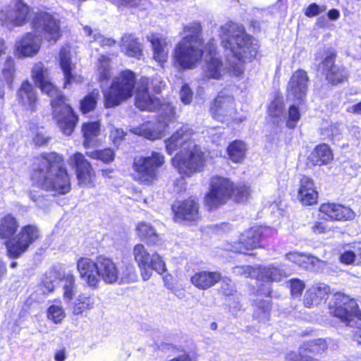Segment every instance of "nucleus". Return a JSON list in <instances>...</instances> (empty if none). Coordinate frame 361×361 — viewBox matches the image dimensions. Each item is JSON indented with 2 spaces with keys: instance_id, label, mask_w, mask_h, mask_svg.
<instances>
[{
  "instance_id": "f257e3e1",
  "label": "nucleus",
  "mask_w": 361,
  "mask_h": 361,
  "mask_svg": "<svg viewBox=\"0 0 361 361\" xmlns=\"http://www.w3.org/2000/svg\"><path fill=\"white\" fill-rule=\"evenodd\" d=\"M192 130L183 127L166 140L168 154H172L180 149L179 152L172 159L173 166L182 176L174 183L178 187V192L185 188L183 177H191L195 173L202 171L205 165L204 152L192 138Z\"/></svg>"
},
{
  "instance_id": "f03ea898",
  "label": "nucleus",
  "mask_w": 361,
  "mask_h": 361,
  "mask_svg": "<svg viewBox=\"0 0 361 361\" xmlns=\"http://www.w3.org/2000/svg\"><path fill=\"white\" fill-rule=\"evenodd\" d=\"M149 84V78H141L135 96V105L142 111H153L158 110L159 113V121L156 123L152 122L143 123L140 126L133 128L132 132L149 140H157L163 136V133L168 126V123L175 118L176 112L171 103L164 102L161 104L157 97L149 94L148 92ZM151 85L155 93H159L163 87L162 82L157 78L152 80Z\"/></svg>"
},
{
  "instance_id": "7ed1b4c3",
  "label": "nucleus",
  "mask_w": 361,
  "mask_h": 361,
  "mask_svg": "<svg viewBox=\"0 0 361 361\" xmlns=\"http://www.w3.org/2000/svg\"><path fill=\"white\" fill-rule=\"evenodd\" d=\"M77 269L80 279L91 289L98 288L102 281L106 284L130 283L136 280L135 268L130 263L118 265L111 257L99 255L94 260L89 257H80Z\"/></svg>"
},
{
  "instance_id": "20e7f679",
  "label": "nucleus",
  "mask_w": 361,
  "mask_h": 361,
  "mask_svg": "<svg viewBox=\"0 0 361 361\" xmlns=\"http://www.w3.org/2000/svg\"><path fill=\"white\" fill-rule=\"evenodd\" d=\"M32 78L35 85L51 98L52 116L59 128L64 135H71L76 126L78 118L66 103V98L51 82L48 69L42 62L33 66Z\"/></svg>"
},
{
  "instance_id": "39448f33",
  "label": "nucleus",
  "mask_w": 361,
  "mask_h": 361,
  "mask_svg": "<svg viewBox=\"0 0 361 361\" xmlns=\"http://www.w3.org/2000/svg\"><path fill=\"white\" fill-rule=\"evenodd\" d=\"M31 178L47 191L66 194L71 190L70 178L63 167V159L55 152L34 158Z\"/></svg>"
},
{
  "instance_id": "423d86ee",
  "label": "nucleus",
  "mask_w": 361,
  "mask_h": 361,
  "mask_svg": "<svg viewBox=\"0 0 361 361\" xmlns=\"http://www.w3.org/2000/svg\"><path fill=\"white\" fill-rule=\"evenodd\" d=\"M221 45L240 62L255 59L259 49L258 41L247 34L243 25L228 23L220 28Z\"/></svg>"
},
{
  "instance_id": "0eeeda50",
  "label": "nucleus",
  "mask_w": 361,
  "mask_h": 361,
  "mask_svg": "<svg viewBox=\"0 0 361 361\" xmlns=\"http://www.w3.org/2000/svg\"><path fill=\"white\" fill-rule=\"evenodd\" d=\"M135 74L126 70L121 72L112 80L111 86L104 92V105L112 108L127 101L133 95L135 87Z\"/></svg>"
},
{
  "instance_id": "6e6552de",
  "label": "nucleus",
  "mask_w": 361,
  "mask_h": 361,
  "mask_svg": "<svg viewBox=\"0 0 361 361\" xmlns=\"http://www.w3.org/2000/svg\"><path fill=\"white\" fill-rule=\"evenodd\" d=\"M202 56V45L197 38L183 37L174 48L173 65L180 70L194 69L200 63Z\"/></svg>"
},
{
  "instance_id": "1a4fd4ad",
  "label": "nucleus",
  "mask_w": 361,
  "mask_h": 361,
  "mask_svg": "<svg viewBox=\"0 0 361 361\" xmlns=\"http://www.w3.org/2000/svg\"><path fill=\"white\" fill-rule=\"evenodd\" d=\"M331 314L346 326L361 328V312L354 299L341 293L334 294L329 302Z\"/></svg>"
},
{
  "instance_id": "9d476101",
  "label": "nucleus",
  "mask_w": 361,
  "mask_h": 361,
  "mask_svg": "<svg viewBox=\"0 0 361 361\" xmlns=\"http://www.w3.org/2000/svg\"><path fill=\"white\" fill-rule=\"evenodd\" d=\"M209 111L213 118L227 125L240 123L245 119L238 113L233 97L224 92H220L214 99Z\"/></svg>"
},
{
  "instance_id": "9b49d317",
  "label": "nucleus",
  "mask_w": 361,
  "mask_h": 361,
  "mask_svg": "<svg viewBox=\"0 0 361 361\" xmlns=\"http://www.w3.org/2000/svg\"><path fill=\"white\" fill-rule=\"evenodd\" d=\"M30 6L22 0H13L0 9V25L8 30L25 25L29 21Z\"/></svg>"
},
{
  "instance_id": "f8f14e48",
  "label": "nucleus",
  "mask_w": 361,
  "mask_h": 361,
  "mask_svg": "<svg viewBox=\"0 0 361 361\" xmlns=\"http://www.w3.org/2000/svg\"><path fill=\"white\" fill-rule=\"evenodd\" d=\"M133 255L144 281L149 279L152 270L159 274L166 271V264L162 257L157 252L151 255L143 244L138 243L134 246Z\"/></svg>"
},
{
  "instance_id": "ddd939ff",
  "label": "nucleus",
  "mask_w": 361,
  "mask_h": 361,
  "mask_svg": "<svg viewBox=\"0 0 361 361\" xmlns=\"http://www.w3.org/2000/svg\"><path fill=\"white\" fill-rule=\"evenodd\" d=\"M164 164V157L159 152H154L149 157L135 158L133 164L135 178L141 183L152 184L157 179V169Z\"/></svg>"
},
{
  "instance_id": "4468645a",
  "label": "nucleus",
  "mask_w": 361,
  "mask_h": 361,
  "mask_svg": "<svg viewBox=\"0 0 361 361\" xmlns=\"http://www.w3.org/2000/svg\"><path fill=\"white\" fill-rule=\"evenodd\" d=\"M30 27L32 32L37 35L44 37L47 41L56 42L61 37L59 20L52 14L39 11L34 13Z\"/></svg>"
},
{
  "instance_id": "2eb2a0df",
  "label": "nucleus",
  "mask_w": 361,
  "mask_h": 361,
  "mask_svg": "<svg viewBox=\"0 0 361 361\" xmlns=\"http://www.w3.org/2000/svg\"><path fill=\"white\" fill-rule=\"evenodd\" d=\"M39 237V231L35 226L27 225L22 227L13 239L6 241L8 255L13 258L19 257Z\"/></svg>"
},
{
  "instance_id": "dca6fc26",
  "label": "nucleus",
  "mask_w": 361,
  "mask_h": 361,
  "mask_svg": "<svg viewBox=\"0 0 361 361\" xmlns=\"http://www.w3.org/2000/svg\"><path fill=\"white\" fill-rule=\"evenodd\" d=\"M233 183L221 176H214L211 179L210 189L205 197V204L210 208H216L225 204L231 197Z\"/></svg>"
},
{
  "instance_id": "f3484780",
  "label": "nucleus",
  "mask_w": 361,
  "mask_h": 361,
  "mask_svg": "<svg viewBox=\"0 0 361 361\" xmlns=\"http://www.w3.org/2000/svg\"><path fill=\"white\" fill-rule=\"evenodd\" d=\"M274 232L268 227L253 226L245 231L239 242H234L226 248L231 251L238 253H245V251L255 249L260 246V240L267 237Z\"/></svg>"
},
{
  "instance_id": "a211bd4d",
  "label": "nucleus",
  "mask_w": 361,
  "mask_h": 361,
  "mask_svg": "<svg viewBox=\"0 0 361 361\" xmlns=\"http://www.w3.org/2000/svg\"><path fill=\"white\" fill-rule=\"evenodd\" d=\"M42 42V36L27 32L16 41L14 55L18 59L32 58L39 53Z\"/></svg>"
},
{
  "instance_id": "6ab92c4d",
  "label": "nucleus",
  "mask_w": 361,
  "mask_h": 361,
  "mask_svg": "<svg viewBox=\"0 0 361 361\" xmlns=\"http://www.w3.org/2000/svg\"><path fill=\"white\" fill-rule=\"evenodd\" d=\"M309 77L306 71L299 69L290 77L287 86L288 99L297 100L301 103L306 97Z\"/></svg>"
},
{
  "instance_id": "aec40b11",
  "label": "nucleus",
  "mask_w": 361,
  "mask_h": 361,
  "mask_svg": "<svg viewBox=\"0 0 361 361\" xmlns=\"http://www.w3.org/2000/svg\"><path fill=\"white\" fill-rule=\"evenodd\" d=\"M68 162L71 166L75 169L77 178L80 185L88 188L93 186L94 170L81 153L76 152L73 154L69 157Z\"/></svg>"
},
{
  "instance_id": "412c9836",
  "label": "nucleus",
  "mask_w": 361,
  "mask_h": 361,
  "mask_svg": "<svg viewBox=\"0 0 361 361\" xmlns=\"http://www.w3.org/2000/svg\"><path fill=\"white\" fill-rule=\"evenodd\" d=\"M152 49V58L161 66H164L168 60L171 40L164 34L152 32L147 36Z\"/></svg>"
},
{
  "instance_id": "4be33fe9",
  "label": "nucleus",
  "mask_w": 361,
  "mask_h": 361,
  "mask_svg": "<svg viewBox=\"0 0 361 361\" xmlns=\"http://www.w3.org/2000/svg\"><path fill=\"white\" fill-rule=\"evenodd\" d=\"M322 73L332 85H337L347 79V72L343 68L334 66V55L326 56L319 66Z\"/></svg>"
},
{
  "instance_id": "5701e85b",
  "label": "nucleus",
  "mask_w": 361,
  "mask_h": 361,
  "mask_svg": "<svg viewBox=\"0 0 361 361\" xmlns=\"http://www.w3.org/2000/svg\"><path fill=\"white\" fill-rule=\"evenodd\" d=\"M120 48L124 55L140 59L143 56V44L133 34H124L120 41Z\"/></svg>"
},
{
  "instance_id": "b1692460",
  "label": "nucleus",
  "mask_w": 361,
  "mask_h": 361,
  "mask_svg": "<svg viewBox=\"0 0 361 361\" xmlns=\"http://www.w3.org/2000/svg\"><path fill=\"white\" fill-rule=\"evenodd\" d=\"M255 272L257 274L255 276L257 281L267 283L279 282L288 276L284 269L274 264L257 267Z\"/></svg>"
},
{
  "instance_id": "393cba45",
  "label": "nucleus",
  "mask_w": 361,
  "mask_h": 361,
  "mask_svg": "<svg viewBox=\"0 0 361 361\" xmlns=\"http://www.w3.org/2000/svg\"><path fill=\"white\" fill-rule=\"evenodd\" d=\"M298 198L303 205H312L317 202L318 193L311 178L305 176L301 179Z\"/></svg>"
},
{
  "instance_id": "a878e982",
  "label": "nucleus",
  "mask_w": 361,
  "mask_h": 361,
  "mask_svg": "<svg viewBox=\"0 0 361 361\" xmlns=\"http://www.w3.org/2000/svg\"><path fill=\"white\" fill-rule=\"evenodd\" d=\"M286 259L305 269L320 268L326 264L324 261L312 255L298 252H290L287 253L286 255Z\"/></svg>"
},
{
  "instance_id": "bb28decb",
  "label": "nucleus",
  "mask_w": 361,
  "mask_h": 361,
  "mask_svg": "<svg viewBox=\"0 0 361 361\" xmlns=\"http://www.w3.org/2000/svg\"><path fill=\"white\" fill-rule=\"evenodd\" d=\"M59 63L64 74V87L66 88L68 85L76 81V77L72 73L75 68V65L71 61V51L68 47H64L61 49L59 53Z\"/></svg>"
},
{
  "instance_id": "cd10ccee",
  "label": "nucleus",
  "mask_w": 361,
  "mask_h": 361,
  "mask_svg": "<svg viewBox=\"0 0 361 361\" xmlns=\"http://www.w3.org/2000/svg\"><path fill=\"white\" fill-rule=\"evenodd\" d=\"M221 278L219 272L198 271L190 279L191 283L200 290H206L214 286Z\"/></svg>"
},
{
  "instance_id": "c85d7f7f",
  "label": "nucleus",
  "mask_w": 361,
  "mask_h": 361,
  "mask_svg": "<svg viewBox=\"0 0 361 361\" xmlns=\"http://www.w3.org/2000/svg\"><path fill=\"white\" fill-rule=\"evenodd\" d=\"M173 209L176 219L195 221L199 217V204L194 199L184 201L177 209L173 206Z\"/></svg>"
},
{
  "instance_id": "c756f323",
  "label": "nucleus",
  "mask_w": 361,
  "mask_h": 361,
  "mask_svg": "<svg viewBox=\"0 0 361 361\" xmlns=\"http://www.w3.org/2000/svg\"><path fill=\"white\" fill-rule=\"evenodd\" d=\"M329 292V287L324 283H317L312 286L306 293L304 304L307 307L319 305Z\"/></svg>"
},
{
  "instance_id": "7c9ffc66",
  "label": "nucleus",
  "mask_w": 361,
  "mask_h": 361,
  "mask_svg": "<svg viewBox=\"0 0 361 361\" xmlns=\"http://www.w3.org/2000/svg\"><path fill=\"white\" fill-rule=\"evenodd\" d=\"M226 72V69L221 60L214 56L207 61L202 68V76L204 79L220 80Z\"/></svg>"
},
{
  "instance_id": "2f4dec72",
  "label": "nucleus",
  "mask_w": 361,
  "mask_h": 361,
  "mask_svg": "<svg viewBox=\"0 0 361 361\" xmlns=\"http://www.w3.org/2000/svg\"><path fill=\"white\" fill-rule=\"evenodd\" d=\"M333 159L332 151L326 144L317 145L308 157L309 162L313 166L328 164Z\"/></svg>"
},
{
  "instance_id": "473e14b6",
  "label": "nucleus",
  "mask_w": 361,
  "mask_h": 361,
  "mask_svg": "<svg viewBox=\"0 0 361 361\" xmlns=\"http://www.w3.org/2000/svg\"><path fill=\"white\" fill-rule=\"evenodd\" d=\"M18 228V221L14 216L5 215L0 219V238L9 241L16 236Z\"/></svg>"
},
{
  "instance_id": "72a5a7b5",
  "label": "nucleus",
  "mask_w": 361,
  "mask_h": 361,
  "mask_svg": "<svg viewBox=\"0 0 361 361\" xmlns=\"http://www.w3.org/2000/svg\"><path fill=\"white\" fill-rule=\"evenodd\" d=\"M15 63L12 56L7 57L1 73H0V98L4 95V87L6 84L11 85L15 75Z\"/></svg>"
},
{
  "instance_id": "f704fd0d",
  "label": "nucleus",
  "mask_w": 361,
  "mask_h": 361,
  "mask_svg": "<svg viewBox=\"0 0 361 361\" xmlns=\"http://www.w3.org/2000/svg\"><path fill=\"white\" fill-rule=\"evenodd\" d=\"M18 99L23 105L28 106L30 109H33L37 96L32 85L29 82L25 81L22 83L18 92Z\"/></svg>"
},
{
  "instance_id": "c9c22d12",
  "label": "nucleus",
  "mask_w": 361,
  "mask_h": 361,
  "mask_svg": "<svg viewBox=\"0 0 361 361\" xmlns=\"http://www.w3.org/2000/svg\"><path fill=\"white\" fill-rule=\"evenodd\" d=\"M137 232L142 240L150 245H157L161 240L155 228L147 222L140 223L137 226Z\"/></svg>"
},
{
  "instance_id": "e433bc0d",
  "label": "nucleus",
  "mask_w": 361,
  "mask_h": 361,
  "mask_svg": "<svg viewBox=\"0 0 361 361\" xmlns=\"http://www.w3.org/2000/svg\"><path fill=\"white\" fill-rule=\"evenodd\" d=\"M328 345L326 340L317 338L304 342L300 346V353H312L317 355L326 352Z\"/></svg>"
},
{
  "instance_id": "4c0bfd02",
  "label": "nucleus",
  "mask_w": 361,
  "mask_h": 361,
  "mask_svg": "<svg viewBox=\"0 0 361 361\" xmlns=\"http://www.w3.org/2000/svg\"><path fill=\"white\" fill-rule=\"evenodd\" d=\"M247 147L244 142L235 140L227 147V153L229 159L233 162H241L246 154Z\"/></svg>"
},
{
  "instance_id": "58836bf2",
  "label": "nucleus",
  "mask_w": 361,
  "mask_h": 361,
  "mask_svg": "<svg viewBox=\"0 0 361 361\" xmlns=\"http://www.w3.org/2000/svg\"><path fill=\"white\" fill-rule=\"evenodd\" d=\"M83 30L85 35L90 38V43L96 42L102 47H111L116 44L114 39L105 37L97 29L92 30L89 26H85Z\"/></svg>"
},
{
  "instance_id": "ea45409f",
  "label": "nucleus",
  "mask_w": 361,
  "mask_h": 361,
  "mask_svg": "<svg viewBox=\"0 0 361 361\" xmlns=\"http://www.w3.org/2000/svg\"><path fill=\"white\" fill-rule=\"evenodd\" d=\"M82 131L84 137V147H89L93 142L94 138L97 137L100 131V124L99 122H90L83 124Z\"/></svg>"
},
{
  "instance_id": "a19ab883",
  "label": "nucleus",
  "mask_w": 361,
  "mask_h": 361,
  "mask_svg": "<svg viewBox=\"0 0 361 361\" xmlns=\"http://www.w3.org/2000/svg\"><path fill=\"white\" fill-rule=\"evenodd\" d=\"M97 75L99 81H107L111 76V59L109 57L102 55L98 59Z\"/></svg>"
},
{
  "instance_id": "79ce46f5",
  "label": "nucleus",
  "mask_w": 361,
  "mask_h": 361,
  "mask_svg": "<svg viewBox=\"0 0 361 361\" xmlns=\"http://www.w3.org/2000/svg\"><path fill=\"white\" fill-rule=\"evenodd\" d=\"M94 305V299L91 295L80 294L73 307L75 315L82 314L87 310H92Z\"/></svg>"
},
{
  "instance_id": "37998d69",
  "label": "nucleus",
  "mask_w": 361,
  "mask_h": 361,
  "mask_svg": "<svg viewBox=\"0 0 361 361\" xmlns=\"http://www.w3.org/2000/svg\"><path fill=\"white\" fill-rule=\"evenodd\" d=\"M28 135L37 146L44 145L47 144L49 140V137L45 135L44 128L34 125L30 126Z\"/></svg>"
},
{
  "instance_id": "c03bdc74",
  "label": "nucleus",
  "mask_w": 361,
  "mask_h": 361,
  "mask_svg": "<svg viewBox=\"0 0 361 361\" xmlns=\"http://www.w3.org/2000/svg\"><path fill=\"white\" fill-rule=\"evenodd\" d=\"M99 97L98 90H94L80 101V110L83 114H87L94 109Z\"/></svg>"
},
{
  "instance_id": "a18cd8bd",
  "label": "nucleus",
  "mask_w": 361,
  "mask_h": 361,
  "mask_svg": "<svg viewBox=\"0 0 361 361\" xmlns=\"http://www.w3.org/2000/svg\"><path fill=\"white\" fill-rule=\"evenodd\" d=\"M63 281V298L69 302L75 295V277L73 274L67 273L64 275Z\"/></svg>"
},
{
  "instance_id": "49530a36",
  "label": "nucleus",
  "mask_w": 361,
  "mask_h": 361,
  "mask_svg": "<svg viewBox=\"0 0 361 361\" xmlns=\"http://www.w3.org/2000/svg\"><path fill=\"white\" fill-rule=\"evenodd\" d=\"M183 32L185 35L184 37H189L192 39L197 38L200 41V44H203L202 25L199 22H192L185 25Z\"/></svg>"
},
{
  "instance_id": "de8ad7c7",
  "label": "nucleus",
  "mask_w": 361,
  "mask_h": 361,
  "mask_svg": "<svg viewBox=\"0 0 361 361\" xmlns=\"http://www.w3.org/2000/svg\"><path fill=\"white\" fill-rule=\"evenodd\" d=\"M321 134L326 139L338 138L341 135V125L326 121L323 123L321 128Z\"/></svg>"
},
{
  "instance_id": "09e8293b",
  "label": "nucleus",
  "mask_w": 361,
  "mask_h": 361,
  "mask_svg": "<svg viewBox=\"0 0 361 361\" xmlns=\"http://www.w3.org/2000/svg\"><path fill=\"white\" fill-rule=\"evenodd\" d=\"M270 312L269 300L261 301L257 303L253 316L256 319L265 322L269 319Z\"/></svg>"
},
{
  "instance_id": "8fccbe9b",
  "label": "nucleus",
  "mask_w": 361,
  "mask_h": 361,
  "mask_svg": "<svg viewBox=\"0 0 361 361\" xmlns=\"http://www.w3.org/2000/svg\"><path fill=\"white\" fill-rule=\"evenodd\" d=\"M65 316V311L61 305H52L47 310V318L54 324L61 323Z\"/></svg>"
},
{
  "instance_id": "3c124183",
  "label": "nucleus",
  "mask_w": 361,
  "mask_h": 361,
  "mask_svg": "<svg viewBox=\"0 0 361 361\" xmlns=\"http://www.w3.org/2000/svg\"><path fill=\"white\" fill-rule=\"evenodd\" d=\"M356 214L352 209L338 204L334 216V220L342 221H351L353 220Z\"/></svg>"
},
{
  "instance_id": "603ef678",
  "label": "nucleus",
  "mask_w": 361,
  "mask_h": 361,
  "mask_svg": "<svg viewBox=\"0 0 361 361\" xmlns=\"http://www.w3.org/2000/svg\"><path fill=\"white\" fill-rule=\"evenodd\" d=\"M87 155L92 159H99L105 163L112 161L114 159V153L111 149L95 150L88 152Z\"/></svg>"
},
{
  "instance_id": "864d4df0",
  "label": "nucleus",
  "mask_w": 361,
  "mask_h": 361,
  "mask_svg": "<svg viewBox=\"0 0 361 361\" xmlns=\"http://www.w3.org/2000/svg\"><path fill=\"white\" fill-rule=\"evenodd\" d=\"M250 194V188L245 185H238L233 187L232 195H234L235 200L239 202H245Z\"/></svg>"
},
{
  "instance_id": "5fc2aeb1",
  "label": "nucleus",
  "mask_w": 361,
  "mask_h": 361,
  "mask_svg": "<svg viewBox=\"0 0 361 361\" xmlns=\"http://www.w3.org/2000/svg\"><path fill=\"white\" fill-rule=\"evenodd\" d=\"M300 118V113L298 106L295 104L290 106L288 110V119L287 121V126L290 128L295 127L296 123Z\"/></svg>"
},
{
  "instance_id": "6e6d98bb",
  "label": "nucleus",
  "mask_w": 361,
  "mask_h": 361,
  "mask_svg": "<svg viewBox=\"0 0 361 361\" xmlns=\"http://www.w3.org/2000/svg\"><path fill=\"white\" fill-rule=\"evenodd\" d=\"M233 273L237 276H244L245 277H252L256 279L257 267L250 266H236L233 269Z\"/></svg>"
},
{
  "instance_id": "4d7b16f0",
  "label": "nucleus",
  "mask_w": 361,
  "mask_h": 361,
  "mask_svg": "<svg viewBox=\"0 0 361 361\" xmlns=\"http://www.w3.org/2000/svg\"><path fill=\"white\" fill-rule=\"evenodd\" d=\"M338 204L335 203H323L319 207V211L322 214L326 215L330 219L334 220V216L336 213V209Z\"/></svg>"
},
{
  "instance_id": "13d9d810",
  "label": "nucleus",
  "mask_w": 361,
  "mask_h": 361,
  "mask_svg": "<svg viewBox=\"0 0 361 361\" xmlns=\"http://www.w3.org/2000/svg\"><path fill=\"white\" fill-rule=\"evenodd\" d=\"M290 283L292 295L300 297L305 287L304 282L300 279H292Z\"/></svg>"
},
{
  "instance_id": "bf43d9fd",
  "label": "nucleus",
  "mask_w": 361,
  "mask_h": 361,
  "mask_svg": "<svg viewBox=\"0 0 361 361\" xmlns=\"http://www.w3.org/2000/svg\"><path fill=\"white\" fill-rule=\"evenodd\" d=\"M193 93L188 84H184L180 90L181 102L185 104H189L192 100Z\"/></svg>"
},
{
  "instance_id": "052dcab7",
  "label": "nucleus",
  "mask_w": 361,
  "mask_h": 361,
  "mask_svg": "<svg viewBox=\"0 0 361 361\" xmlns=\"http://www.w3.org/2000/svg\"><path fill=\"white\" fill-rule=\"evenodd\" d=\"M269 111L271 116H281L283 112V105L281 100H274L269 107Z\"/></svg>"
},
{
  "instance_id": "680f3d73",
  "label": "nucleus",
  "mask_w": 361,
  "mask_h": 361,
  "mask_svg": "<svg viewBox=\"0 0 361 361\" xmlns=\"http://www.w3.org/2000/svg\"><path fill=\"white\" fill-rule=\"evenodd\" d=\"M125 135L124 131L120 128H113L110 132V138L116 145H120Z\"/></svg>"
},
{
  "instance_id": "e2e57ef3",
  "label": "nucleus",
  "mask_w": 361,
  "mask_h": 361,
  "mask_svg": "<svg viewBox=\"0 0 361 361\" xmlns=\"http://www.w3.org/2000/svg\"><path fill=\"white\" fill-rule=\"evenodd\" d=\"M340 260L342 263L345 264H352L355 261H357L356 259V254L353 249L352 250H346L343 253H342L340 256Z\"/></svg>"
},
{
  "instance_id": "0e129e2a",
  "label": "nucleus",
  "mask_w": 361,
  "mask_h": 361,
  "mask_svg": "<svg viewBox=\"0 0 361 361\" xmlns=\"http://www.w3.org/2000/svg\"><path fill=\"white\" fill-rule=\"evenodd\" d=\"M326 9L324 6H318L316 4H310L306 9L305 14L307 17H314Z\"/></svg>"
},
{
  "instance_id": "69168bd1",
  "label": "nucleus",
  "mask_w": 361,
  "mask_h": 361,
  "mask_svg": "<svg viewBox=\"0 0 361 361\" xmlns=\"http://www.w3.org/2000/svg\"><path fill=\"white\" fill-rule=\"evenodd\" d=\"M308 355L305 353H300V348H299V354L294 351L288 353L286 355V361H305Z\"/></svg>"
},
{
  "instance_id": "338daca9",
  "label": "nucleus",
  "mask_w": 361,
  "mask_h": 361,
  "mask_svg": "<svg viewBox=\"0 0 361 361\" xmlns=\"http://www.w3.org/2000/svg\"><path fill=\"white\" fill-rule=\"evenodd\" d=\"M311 230L315 234H322L326 233V227L323 223L317 221L313 224Z\"/></svg>"
},
{
  "instance_id": "774afa93",
  "label": "nucleus",
  "mask_w": 361,
  "mask_h": 361,
  "mask_svg": "<svg viewBox=\"0 0 361 361\" xmlns=\"http://www.w3.org/2000/svg\"><path fill=\"white\" fill-rule=\"evenodd\" d=\"M352 249L356 254L357 264L361 265V242L353 243Z\"/></svg>"
}]
</instances>
